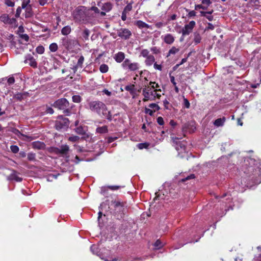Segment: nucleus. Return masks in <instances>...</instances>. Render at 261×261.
<instances>
[{"instance_id": "nucleus-1", "label": "nucleus", "mask_w": 261, "mask_h": 261, "mask_svg": "<svg viewBox=\"0 0 261 261\" xmlns=\"http://www.w3.org/2000/svg\"><path fill=\"white\" fill-rule=\"evenodd\" d=\"M90 110L98 114L101 117L106 118L109 120H111V115L110 112L108 111L106 105L100 101H93L89 103Z\"/></svg>"}, {"instance_id": "nucleus-2", "label": "nucleus", "mask_w": 261, "mask_h": 261, "mask_svg": "<svg viewBox=\"0 0 261 261\" xmlns=\"http://www.w3.org/2000/svg\"><path fill=\"white\" fill-rule=\"evenodd\" d=\"M154 84L155 82H150V86L143 89L142 95L144 96V98L143 99V101L154 100L156 98L159 99L161 97V95L157 93L158 91H160L161 90L155 89Z\"/></svg>"}, {"instance_id": "nucleus-3", "label": "nucleus", "mask_w": 261, "mask_h": 261, "mask_svg": "<svg viewBox=\"0 0 261 261\" xmlns=\"http://www.w3.org/2000/svg\"><path fill=\"white\" fill-rule=\"evenodd\" d=\"M72 15L75 22L87 23L86 7L84 6L77 7L73 11Z\"/></svg>"}, {"instance_id": "nucleus-4", "label": "nucleus", "mask_w": 261, "mask_h": 261, "mask_svg": "<svg viewBox=\"0 0 261 261\" xmlns=\"http://www.w3.org/2000/svg\"><path fill=\"white\" fill-rule=\"evenodd\" d=\"M53 106L59 110L63 111L64 113L66 115H69L73 105L69 103V101L64 98L57 100L53 105Z\"/></svg>"}, {"instance_id": "nucleus-5", "label": "nucleus", "mask_w": 261, "mask_h": 261, "mask_svg": "<svg viewBox=\"0 0 261 261\" xmlns=\"http://www.w3.org/2000/svg\"><path fill=\"white\" fill-rule=\"evenodd\" d=\"M14 83L15 79L13 75L8 77L1 79L0 80V92L7 96L10 92L9 88L7 87V85L11 86Z\"/></svg>"}, {"instance_id": "nucleus-6", "label": "nucleus", "mask_w": 261, "mask_h": 261, "mask_svg": "<svg viewBox=\"0 0 261 261\" xmlns=\"http://www.w3.org/2000/svg\"><path fill=\"white\" fill-rule=\"evenodd\" d=\"M10 97L7 96L6 99H8L10 103H14L16 101H21L25 99L29 96L28 92L17 93L14 94L13 92H10Z\"/></svg>"}, {"instance_id": "nucleus-7", "label": "nucleus", "mask_w": 261, "mask_h": 261, "mask_svg": "<svg viewBox=\"0 0 261 261\" xmlns=\"http://www.w3.org/2000/svg\"><path fill=\"white\" fill-rule=\"evenodd\" d=\"M122 67L129 71H135L139 69V64L137 62H132L128 59H125L121 64Z\"/></svg>"}, {"instance_id": "nucleus-8", "label": "nucleus", "mask_w": 261, "mask_h": 261, "mask_svg": "<svg viewBox=\"0 0 261 261\" xmlns=\"http://www.w3.org/2000/svg\"><path fill=\"white\" fill-rule=\"evenodd\" d=\"M69 124L68 119L63 116H59L56 121L55 127L57 129L60 130L67 127Z\"/></svg>"}, {"instance_id": "nucleus-9", "label": "nucleus", "mask_w": 261, "mask_h": 261, "mask_svg": "<svg viewBox=\"0 0 261 261\" xmlns=\"http://www.w3.org/2000/svg\"><path fill=\"white\" fill-rule=\"evenodd\" d=\"M112 204L114 208L115 213L123 214L125 210V202H121L120 201H112Z\"/></svg>"}, {"instance_id": "nucleus-10", "label": "nucleus", "mask_w": 261, "mask_h": 261, "mask_svg": "<svg viewBox=\"0 0 261 261\" xmlns=\"http://www.w3.org/2000/svg\"><path fill=\"white\" fill-rule=\"evenodd\" d=\"M117 35L123 40L129 39L132 35V32L126 28H120L117 30Z\"/></svg>"}, {"instance_id": "nucleus-11", "label": "nucleus", "mask_w": 261, "mask_h": 261, "mask_svg": "<svg viewBox=\"0 0 261 261\" xmlns=\"http://www.w3.org/2000/svg\"><path fill=\"white\" fill-rule=\"evenodd\" d=\"M196 23L194 21H191L188 24H186L182 29L181 33L183 36L188 35L192 32L193 28L195 26Z\"/></svg>"}, {"instance_id": "nucleus-12", "label": "nucleus", "mask_w": 261, "mask_h": 261, "mask_svg": "<svg viewBox=\"0 0 261 261\" xmlns=\"http://www.w3.org/2000/svg\"><path fill=\"white\" fill-rule=\"evenodd\" d=\"M162 38L164 41L168 44H172L175 40L174 37L171 34H167L164 36H162Z\"/></svg>"}, {"instance_id": "nucleus-13", "label": "nucleus", "mask_w": 261, "mask_h": 261, "mask_svg": "<svg viewBox=\"0 0 261 261\" xmlns=\"http://www.w3.org/2000/svg\"><path fill=\"white\" fill-rule=\"evenodd\" d=\"M7 179L9 180H15L17 182H20L22 180V178L18 175V173L14 170H12V173L7 177Z\"/></svg>"}, {"instance_id": "nucleus-14", "label": "nucleus", "mask_w": 261, "mask_h": 261, "mask_svg": "<svg viewBox=\"0 0 261 261\" xmlns=\"http://www.w3.org/2000/svg\"><path fill=\"white\" fill-rule=\"evenodd\" d=\"M113 58L116 62L121 63L125 60V54L122 51H119L114 55Z\"/></svg>"}, {"instance_id": "nucleus-15", "label": "nucleus", "mask_w": 261, "mask_h": 261, "mask_svg": "<svg viewBox=\"0 0 261 261\" xmlns=\"http://www.w3.org/2000/svg\"><path fill=\"white\" fill-rule=\"evenodd\" d=\"M57 152L62 154L63 155H66L69 150V148L67 145H63L57 148Z\"/></svg>"}, {"instance_id": "nucleus-16", "label": "nucleus", "mask_w": 261, "mask_h": 261, "mask_svg": "<svg viewBox=\"0 0 261 261\" xmlns=\"http://www.w3.org/2000/svg\"><path fill=\"white\" fill-rule=\"evenodd\" d=\"M135 25L137 26L139 29H142L143 28L150 29L151 26L146 23L142 20H137L135 22Z\"/></svg>"}, {"instance_id": "nucleus-17", "label": "nucleus", "mask_w": 261, "mask_h": 261, "mask_svg": "<svg viewBox=\"0 0 261 261\" xmlns=\"http://www.w3.org/2000/svg\"><path fill=\"white\" fill-rule=\"evenodd\" d=\"M84 61V57L81 56L78 59L76 65L73 68L74 72H75L78 68H82L83 67V64Z\"/></svg>"}, {"instance_id": "nucleus-18", "label": "nucleus", "mask_w": 261, "mask_h": 261, "mask_svg": "<svg viewBox=\"0 0 261 261\" xmlns=\"http://www.w3.org/2000/svg\"><path fill=\"white\" fill-rule=\"evenodd\" d=\"M25 62L27 63H29V64L33 67H37V62H36L34 58L30 56L28 58L26 59L25 60Z\"/></svg>"}, {"instance_id": "nucleus-19", "label": "nucleus", "mask_w": 261, "mask_h": 261, "mask_svg": "<svg viewBox=\"0 0 261 261\" xmlns=\"http://www.w3.org/2000/svg\"><path fill=\"white\" fill-rule=\"evenodd\" d=\"M226 119L224 117L220 118L217 119L214 122V124L217 127L222 126L224 122H225Z\"/></svg>"}, {"instance_id": "nucleus-20", "label": "nucleus", "mask_w": 261, "mask_h": 261, "mask_svg": "<svg viewBox=\"0 0 261 261\" xmlns=\"http://www.w3.org/2000/svg\"><path fill=\"white\" fill-rule=\"evenodd\" d=\"M154 61L155 58L154 56L152 55H150L149 56L146 58L145 63L147 66H151L154 63Z\"/></svg>"}, {"instance_id": "nucleus-21", "label": "nucleus", "mask_w": 261, "mask_h": 261, "mask_svg": "<svg viewBox=\"0 0 261 261\" xmlns=\"http://www.w3.org/2000/svg\"><path fill=\"white\" fill-rule=\"evenodd\" d=\"M32 145L34 148L38 149H43L45 146L44 143L39 141L34 142Z\"/></svg>"}, {"instance_id": "nucleus-22", "label": "nucleus", "mask_w": 261, "mask_h": 261, "mask_svg": "<svg viewBox=\"0 0 261 261\" xmlns=\"http://www.w3.org/2000/svg\"><path fill=\"white\" fill-rule=\"evenodd\" d=\"M95 17V15L94 13L92 12L90 10H89L86 8V17H87V23H88L89 20Z\"/></svg>"}, {"instance_id": "nucleus-23", "label": "nucleus", "mask_w": 261, "mask_h": 261, "mask_svg": "<svg viewBox=\"0 0 261 261\" xmlns=\"http://www.w3.org/2000/svg\"><path fill=\"white\" fill-rule=\"evenodd\" d=\"M96 132L99 134L107 133L108 132V127L106 125L102 126L101 127H98L96 129Z\"/></svg>"}, {"instance_id": "nucleus-24", "label": "nucleus", "mask_w": 261, "mask_h": 261, "mask_svg": "<svg viewBox=\"0 0 261 261\" xmlns=\"http://www.w3.org/2000/svg\"><path fill=\"white\" fill-rule=\"evenodd\" d=\"M71 31V27L69 25H66L62 28L61 33L63 35H67L70 33Z\"/></svg>"}, {"instance_id": "nucleus-25", "label": "nucleus", "mask_w": 261, "mask_h": 261, "mask_svg": "<svg viewBox=\"0 0 261 261\" xmlns=\"http://www.w3.org/2000/svg\"><path fill=\"white\" fill-rule=\"evenodd\" d=\"M112 8V5L110 3H106L102 7V10L107 12L110 11Z\"/></svg>"}, {"instance_id": "nucleus-26", "label": "nucleus", "mask_w": 261, "mask_h": 261, "mask_svg": "<svg viewBox=\"0 0 261 261\" xmlns=\"http://www.w3.org/2000/svg\"><path fill=\"white\" fill-rule=\"evenodd\" d=\"M141 85L144 88L148 87L150 86L149 83H148V80L146 77H141Z\"/></svg>"}, {"instance_id": "nucleus-27", "label": "nucleus", "mask_w": 261, "mask_h": 261, "mask_svg": "<svg viewBox=\"0 0 261 261\" xmlns=\"http://www.w3.org/2000/svg\"><path fill=\"white\" fill-rule=\"evenodd\" d=\"M9 19V17L6 14H3L0 16V20L2 22H4L5 24H8Z\"/></svg>"}, {"instance_id": "nucleus-28", "label": "nucleus", "mask_w": 261, "mask_h": 261, "mask_svg": "<svg viewBox=\"0 0 261 261\" xmlns=\"http://www.w3.org/2000/svg\"><path fill=\"white\" fill-rule=\"evenodd\" d=\"M99 70L101 73H106L109 70V67L107 64H102L99 67Z\"/></svg>"}, {"instance_id": "nucleus-29", "label": "nucleus", "mask_w": 261, "mask_h": 261, "mask_svg": "<svg viewBox=\"0 0 261 261\" xmlns=\"http://www.w3.org/2000/svg\"><path fill=\"white\" fill-rule=\"evenodd\" d=\"M49 48L51 52H55L58 50V46L56 43H52L50 44Z\"/></svg>"}, {"instance_id": "nucleus-30", "label": "nucleus", "mask_w": 261, "mask_h": 261, "mask_svg": "<svg viewBox=\"0 0 261 261\" xmlns=\"http://www.w3.org/2000/svg\"><path fill=\"white\" fill-rule=\"evenodd\" d=\"M86 130L82 126L77 127L75 129V132L79 135H83L85 134Z\"/></svg>"}, {"instance_id": "nucleus-31", "label": "nucleus", "mask_w": 261, "mask_h": 261, "mask_svg": "<svg viewBox=\"0 0 261 261\" xmlns=\"http://www.w3.org/2000/svg\"><path fill=\"white\" fill-rule=\"evenodd\" d=\"M90 35V31L87 29H85L82 33V36L85 40H88L89 38V36Z\"/></svg>"}, {"instance_id": "nucleus-32", "label": "nucleus", "mask_w": 261, "mask_h": 261, "mask_svg": "<svg viewBox=\"0 0 261 261\" xmlns=\"http://www.w3.org/2000/svg\"><path fill=\"white\" fill-rule=\"evenodd\" d=\"M24 9H25L26 12L25 17H31L32 15V8L31 6L24 8Z\"/></svg>"}, {"instance_id": "nucleus-33", "label": "nucleus", "mask_w": 261, "mask_h": 261, "mask_svg": "<svg viewBox=\"0 0 261 261\" xmlns=\"http://www.w3.org/2000/svg\"><path fill=\"white\" fill-rule=\"evenodd\" d=\"M28 159L30 161H34L36 160V154L35 153L30 152L27 155Z\"/></svg>"}, {"instance_id": "nucleus-34", "label": "nucleus", "mask_w": 261, "mask_h": 261, "mask_svg": "<svg viewBox=\"0 0 261 261\" xmlns=\"http://www.w3.org/2000/svg\"><path fill=\"white\" fill-rule=\"evenodd\" d=\"M72 40L70 39H65L64 40L63 45L65 46L67 48L70 49L71 48V46H70V44L72 42Z\"/></svg>"}, {"instance_id": "nucleus-35", "label": "nucleus", "mask_w": 261, "mask_h": 261, "mask_svg": "<svg viewBox=\"0 0 261 261\" xmlns=\"http://www.w3.org/2000/svg\"><path fill=\"white\" fill-rule=\"evenodd\" d=\"M201 40V36L198 34H195L194 35V42L195 44H198L200 42Z\"/></svg>"}, {"instance_id": "nucleus-36", "label": "nucleus", "mask_w": 261, "mask_h": 261, "mask_svg": "<svg viewBox=\"0 0 261 261\" xmlns=\"http://www.w3.org/2000/svg\"><path fill=\"white\" fill-rule=\"evenodd\" d=\"M179 51V49L178 48H176L174 46H173L169 50V52H168V56H169L170 55H174L176 53H177L178 51Z\"/></svg>"}, {"instance_id": "nucleus-37", "label": "nucleus", "mask_w": 261, "mask_h": 261, "mask_svg": "<svg viewBox=\"0 0 261 261\" xmlns=\"http://www.w3.org/2000/svg\"><path fill=\"white\" fill-rule=\"evenodd\" d=\"M8 24H11L13 27H17V20L14 18H10L9 17Z\"/></svg>"}, {"instance_id": "nucleus-38", "label": "nucleus", "mask_w": 261, "mask_h": 261, "mask_svg": "<svg viewBox=\"0 0 261 261\" xmlns=\"http://www.w3.org/2000/svg\"><path fill=\"white\" fill-rule=\"evenodd\" d=\"M149 107L152 109L155 112L160 109V107L156 103H152L149 105Z\"/></svg>"}, {"instance_id": "nucleus-39", "label": "nucleus", "mask_w": 261, "mask_h": 261, "mask_svg": "<svg viewBox=\"0 0 261 261\" xmlns=\"http://www.w3.org/2000/svg\"><path fill=\"white\" fill-rule=\"evenodd\" d=\"M149 54V52L147 49H142L141 51V55L146 58L150 56Z\"/></svg>"}, {"instance_id": "nucleus-40", "label": "nucleus", "mask_w": 261, "mask_h": 261, "mask_svg": "<svg viewBox=\"0 0 261 261\" xmlns=\"http://www.w3.org/2000/svg\"><path fill=\"white\" fill-rule=\"evenodd\" d=\"M90 249H91V251L93 252V253L96 254L97 255H98V254H97L98 252V247L96 245H92L91 246Z\"/></svg>"}, {"instance_id": "nucleus-41", "label": "nucleus", "mask_w": 261, "mask_h": 261, "mask_svg": "<svg viewBox=\"0 0 261 261\" xmlns=\"http://www.w3.org/2000/svg\"><path fill=\"white\" fill-rule=\"evenodd\" d=\"M149 146V144L147 143H139L138 145H137V146L138 147V148H139L140 149H144V148H147Z\"/></svg>"}, {"instance_id": "nucleus-42", "label": "nucleus", "mask_w": 261, "mask_h": 261, "mask_svg": "<svg viewBox=\"0 0 261 261\" xmlns=\"http://www.w3.org/2000/svg\"><path fill=\"white\" fill-rule=\"evenodd\" d=\"M30 3V0H22V3L21 5V7L22 9H24L29 6H30L29 5Z\"/></svg>"}, {"instance_id": "nucleus-43", "label": "nucleus", "mask_w": 261, "mask_h": 261, "mask_svg": "<svg viewBox=\"0 0 261 261\" xmlns=\"http://www.w3.org/2000/svg\"><path fill=\"white\" fill-rule=\"evenodd\" d=\"M155 249H159L163 246L162 242L160 240H157L154 244Z\"/></svg>"}, {"instance_id": "nucleus-44", "label": "nucleus", "mask_w": 261, "mask_h": 261, "mask_svg": "<svg viewBox=\"0 0 261 261\" xmlns=\"http://www.w3.org/2000/svg\"><path fill=\"white\" fill-rule=\"evenodd\" d=\"M36 51L39 54H42L44 52V48L43 46H38L36 48Z\"/></svg>"}, {"instance_id": "nucleus-45", "label": "nucleus", "mask_w": 261, "mask_h": 261, "mask_svg": "<svg viewBox=\"0 0 261 261\" xmlns=\"http://www.w3.org/2000/svg\"><path fill=\"white\" fill-rule=\"evenodd\" d=\"M150 50L154 54H158L161 53L160 49L156 46H153L150 48Z\"/></svg>"}, {"instance_id": "nucleus-46", "label": "nucleus", "mask_w": 261, "mask_h": 261, "mask_svg": "<svg viewBox=\"0 0 261 261\" xmlns=\"http://www.w3.org/2000/svg\"><path fill=\"white\" fill-rule=\"evenodd\" d=\"M80 139V137L77 136H72L68 138V140L72 142H77Z\"/></svg>"}, {"instance_id": "nucleus-47", "label": "nucleus", "mask_w": 261, "mask_h": 261, "mask_svg": "<svg viewBox=\"0 0 261 261\" xmlns=\"http://www.w3.org/2000/svg\"><path fill=\"white\" fill-rule=\"evenodd\" d=\"M72 98L74 102L79 103L81 101V97L80 95H73Z\"/></svg>"}, {"instance_id": "nucleus-48", "label": "nucleus", "mask_w": 261, "mask_h": 261, "mask_svg": "<svg viewBox=\"0 0 261 261\" xmlns=\"http://www.w3.org/2000/svg\"><path fill=\"white\" fill-rule=\"evenodd\" d=\"M134 85H128L125 87V89L126 91H129L131 93L134 92Z\"/></svg>"}, {"instance_id": "nucleus-49", "label": "nucleus", "mask_w": 261, "mask_h": 261, "mask_svg": "<svg viewBox=\"0 0 261 261\" xmlns=\"http://www.w3.org/2000/svg\"><path fill=\"white\" fill-rule=\"evenodd\" d=\"M10 149L11 151L14 153H16L19 151V147L16 145H11Z\"/></svg>"}, {"instance_id": "nucleus-50", "label": "nucleus", "mask_w": 261, "mask_h": 261, "mask_svg": "<svg viewBox=\"0 0 261 261\" xmlns=\"http://www.w3.org/2000/svg\"><path fill=\"white\" fill-rule=\"evenodd\" d=\"M155 111L153 110H151L149 108L145 109V113L146 114H149L150 116H152Z\"/></svg>"}, {"instance_id": "nucleus-51", "label": "nucleus", "mask_w": 261, "mask_h": 261, "mask_svg": "<svg viewBox=\"0 0 261 261\" xmlns=\"http://www.w3.org/2000/svg\"><path fill=\"white\" fill-rule=\"evenodd\" d=\"M88 9L90 10L91 11H93V13H94L95 15L99 13V10L96 7L93 6Z\"/></svg>"}, {"instance_id": "nucleus-52", "label": "nucleus", "mask_w": 261, "mask_h": 261, "mask_svg": "<svg viewBox=\"0 0 261 261\" xmlns=\"http://www.w3.org/2000/svg\"><path fill=\"white\" fill-rule=\"evenodd\" d=\"M132 9V4H129L125 6L123 11L127 13V12L130 11Z\"/></svg>"}, {"instance_id": "nucleus-53", "label": "nucleus", "mask_w": 261, "mask_h": 261, "mask_svg": "<svg viewBox=\"0 0 261 261\" xmlns=\"http://www.w3.org/2000/svg\"><path fill=\"white\" fill-rule=\"evenodd\" d=\"M5 4L9 7H13L14 6V2L11 0H5Z\"/></svg>"}, {"instance_id": "nucleus-54", "label": "nucleus", "mask_w": 261, "mask_h": 261, "mask_svg": "<svg viewBox=\"0 0 261 261\" xmlns=\"http://www.w3.org/2000/svg\"><path fill=\"white\" fill-rule=\"evenodd\" d=\"M157 122L160 125H163L164 124V121L162 117H159L157 118Z\"/></svg>"}, {"instance_id": "nucleus-55", "label": "nucleus", "mask_w": 261, "mask_h": 261, "mask_svg": "<svg viewBox=\"0 0 261 261\" xmlns=\"http://www.w3.org/2000/svg\"><path fill=\"white\" fill-rule=\"evenodd\" d=\"M22 9V7H18L17 8L16 14H15V16L16 17H19L20 16Z\"/></svg>"}, {"instance_id": "nucleus-56", "label": "nucleus", "mask_w": 261, "mask_h": 261, "mask_svg": "<svg viewBox=\"0 0 261 261\" xmlns=\"http://www.w3.org/2000/svg\"><path fill=\"white\" fill-rule=\"evenodd\" d=\"M184 105L186 108H189L190 106V102L186 98H184Z\"/></svg>"}, {"instance_id": "nucleus-57", "label": "nucleus", "mask_w": 261, "mask_h": 261, "mask_svg": "<svg viewBox=\"0 0 261 261\" xmlns=\"http://www.w3.org/2000/svg\"><path fill=\"white\" fill-rule=\"evenodd\" d=\"M195 178V175H194V174H191L189 176H188L185 178L182 179L181 181H185L186 180H189V179H193V178Z\"/></svg>"}, {"instance_id": "nucleus-58", "label": "nucleus", "mask_w": 261, "mask_h": 261, "mask_svg": "<svg viewBox=\"0 0 261 261\" xmlns=\"http://www.w3.org/2000/svg\"><path fill=\"white\" fill-rule=\"evenodd\" d=\"M153 67L155 69L161 71L162 69V67L161 65L158 64L156 63H154Z\"/></svg>"}, {"instance_id": "nucleus-59", "label": "nucleus", "mask_w": 261, "mask_h": 261, "mask_svg": "<svg viewBox=\"0 0 261 261\" xmlns=\"http://www.w3.org/2000/svg\"><path fill=\"white\" fill-rule=\"evenodd\" d=\"M120 187L121 186H110L108 187V188L111 190H116L119 189Z\"/></svg>"}, {"instance_id": "nucleus-60", "label": "nucleus", "mask_w": 261, "mask_h": 261, "mask_svg": "<svg viewBox=\"0 0 261 261\" xmlns=\"http://www.w3.org/2000/svg\"><path fill=\"white\" fill-rule=\"evenodd\" d=\"M117 139V137H110L108 138V143H111L113 142V141H114Z\"/></svg>"}, {"instance_id": "nucleus-61", "label": "nucleus", "mask_w": 261, "mask_h": 261, "mask_svg": "<svg viewBox=\"0 0 261 261\" xmlns=\"http://www.w3.org/2000/svg\"><path fill=\"white\" fill-rule=\"evenodd\" d=\"M20 37L22 39H24L25 41H28L29 39V37L28 35L27 34H22L20 36Z\"/></svg>"}, {"instance_id": "nucleus-62", "label": "nucleus", "mask_w": 261, "mask_h": 261, "mask_svg": "<svg viewBox=\"0 0 261 261\" xmlns=\"http://www.w3.org/2000/svg\"><path fill=\"white\" fill-rule=\"evenodd\" d=\"M102 92L109 96H110L112 95L111 92L109 91L108 90L106 89H103L102 90Z\"/></svg>"}, {"instance_id": "nucleus-63", "label": "nucleus", "mask_w": 261, "mask_h": 261, "mask_svg": "<svg viewBox=\"0 0 261 261\" xmlns=\"http://www.w3.org/2000/svg\"><path fill=\"white\" fill-rule=\"evenodd\" d=\"M164 25V23L162 22H158L155 23V26L158 28H161Z\"/></svg>"}, {"instance_id": "nucleus-64", "label": "nucleus", "mask_w": 261, "mask_h": 261, "mask_svg": "<svg viewBox=\"0 0 261 261\" xmlns=\"http://www.w3.org/2000/svg\"><path fill=\"white\" fill-rule=\"evenodd\" d=\"M203 4L209 6L211 4V0H201Z\"/></svg>"}]
</instances>
